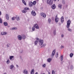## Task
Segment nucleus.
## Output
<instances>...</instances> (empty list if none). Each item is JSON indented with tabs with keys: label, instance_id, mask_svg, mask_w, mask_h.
<instances>
[{
	"label": "nucleus",
	"instance_id": "obj_52",
	"mask_svg": "<svg viewBox=\"0 0 74 74\" xmlns=\"http://www.w3.org/2000/svg\"><path fill=\"white\" fill-rule=\"evenodd\" d=\"M35 74H38V73L36 72Z\"/></svg>",
	"mask_w": 74,
	"mask_h": 74
},
{
	"label": "nucleus",
	"instance_id": "obj_48",
	"mask_svg": "<svg viewBox=\"0 0 74 74\" xmlns=\"http://www.w3.org/2000/svg\"><path fill=\"white\" fill-rule=\"evenodd\" d=\"M1 15V12L0 11V15Z\"/></svg>",
	"mask_w": 74,
	"mask_h": 74
},
{
	"label": "nucleus",
	"instance_id": "obj_51",
	"mask_svg": "<svg viewBox=\"0 0 74 74\" xmlns=\"http://www.w3.org/2000/svg\"><path fill=\"white\" fill-rule=\"evenodd\" d=\"M3 74H7V73H3Z\"/></svg>",
	"mask_w": 74,
	"mask_h": 74
},
{
	"label": "nucleus",
	"instance_id": "obj_6",
	"mask_svg": "<svg viewBox=\"0 0 74 74\" xmlns=\"http://www.w3.org/2000/svg\"><path fill=\"white\" fill-rule=\"evenodd\" d=\"M23 73L24 74H28V71L26 69H24L23 71Z\"/></svg>",
	"mask_w": 74,
	"mask_h": 74
},
{
	"label": "nucleus",
	"instance_id": "obj_18",
	"mask_svg": "<svg viewBox=\"0 0 74 74\" xmlns=\"http://www.w3.org/2000/svg\"><path fill=\"white\" fill-rule=\"evenodd\" d=\"M14 56H11L10 58V60H14V58H14Z\"/></svg>",
	"mask_w": 74,
	"mask_h": 74
},
{
	"label": "nucleus",
	"instance_id": "obj_17",
	"mask_svg": "<svg viewBox=\"0 0 74 74\" xmlns=\"http://www.w3.org/2000/svg\"><path fill=\"white\" fill-rule=\"evenodd\" d=\"M34 69H32L31 71V74H34Z\"/></svg>",
	"mask_w": 74,
	"mask_h": 74
},
{
	"label": "nucleus",
	"instance_id": "obj_34",
	"mask_svg": "<svg viewBox=\"0 0 74 74\" xmlns=\"http://www.w3.org/2000/svg\"><path fill=\"white\" fill-rule=\"evenodd\" d=\"M36 1H34L33 3V4H34V5H36Z\"/></svg>",
	"mask_w": 74,
	"mask_h": 74
},
{
	"label": "nucleus",
	"instance_id": "obj_56",
	"mask_svg": "<svg viewBox=\"0 0 74 74\" xmlns=\"http://www.w3.org/2000/svg\"><path fill=\"white\" fill-rule=\"evenodd\" d=\"M58 1H59V0H58Z\"/></svg>",
	"mask_w": 74,
	"mask_h": 74
},
{
	"label": "nucleus",
	"instance_id": "obj_12",
	"mask_svg": "<svg viewBox=\"0 0 74 74\" xmlns=\"http://www.w3.org/2000/svg\"><path fill=\"white\" fill-rule=\"evenodd\" d=\"M22 39H25L26 38V36L24 34L21 35Z\"/></svg>",
	"mask_w": 74,
	"mask_h": 74
},
{
	"label": "nucleus",
	"instance_id": "obj_57",
	"mask_svg": "<svg viewBox=\"0 0 74 74\" xmlns=\"http://www.w3.org/2000/svg\"><path fill=\"white\" fill-rule=\"evenodd\" d=\"M37 0L38 1V0Z\"/></svg>",
	"mask_w": 74,
	"mask_h": 74
},
{
	"label": "nucleus",
	"instance_id": "obj_27",
	"mask_svg": "<svg viewBox=\"0 0 74 74\" xmlns=\"http://www.w3.org/2000/svg\"><path fill=\"white\" fill-rule=\"evenodd\" d=\"M12 29V30H17V28L16 27H13Z\"/></svg>",
	"mask_w": 74,
	"mask_h": 74
},
{
	"label": "nucleus",
	"instance_id": "obj_41",
	"mask_svg": "<svg viewBox=\"0 0 74 74\" xmlns=\"http://www.w3.org/2000/svg\"><path fill=\"white\" fill-rule=\"evenodd\" d=\"M73 66L71 65V69L72 70V69H73Z\"/></svg>",
	"mask_w": 74,
	"mask_h": 74
},
{
	"label": "nucleus",
	"instance_id": "obj_13",
	"mask_svg": "<svg viewBox=\"0 0 74 74\" xmlns=\"http://www.w3.org/2000/svg\"><path fill=\"white\" fill-rule=\"evenodd\" d=\"M51 7L52 8V9H53V10H54V9H55V8H56V5H55V4H53V5H52Z\"/></svg>",
	"mask_w": 74,
	"mask_h": 74
},
{
	"label": "nucleus",
	"instance_id": "obj_50",
	"mask_svg": "<svg viewBox=\"0 0 74 74\" xmlns=\"http://www.w3.org/2000/svg\"><path fill=\"white\" fill-rule=\"evenodd\" d=\"M57 0H53V1H56Z\"/></svg>",
	"mask_w": 74,
	"mask_h": 74
},
{
	"label": "nucleus",
	"instance_id": "obj_40",
	"mask_svg": "<svg viewBox=\"0 0 74 74\" xmlns=\"http://www.w3.org/2000/svg\"><path fill=\"white\" fill-rule=\"evenodd\" d=\"M64 46L61 45L60 47V48L61 49H63V48H64Z\"/></svg>",
	"mask_w": 74,
	"mask_h": 74
},
{
	"label": "nucleus",
	"instance_id": "obj_55",
	"mask_svg": "<svg viewBox=\"0 0 74 74\" xmlns=\"http://www.w3.org/2000/svg\"><path fill=\"white\" fill-rule=\"evenodd\" d=\"M48 74H50L51 73H50V72H49V73H48Z\"/></svg>",
	"mask_w": 74,
	"mask_h": 74
},
{
	"label": "nucleus",
	"instance_id": "obj_15",
	"mask_svg": "<svg viewBox=\"0 0 74 74\" xmlns=\"http://www.w3.org/2000/svg\"><path fill=\"white\" fill-rule=\"evenodd\" d=\"M29 4L30 7H32V6L33 5V3L32 2H29Z\"/></svg>",
	"mask_w": 74,
	"mask_h": 74
},
{
	"label": "nucleus",
	"instance_id": "obj_5",
	"mask_svg": "<svg viewBox=\"0 0 74 74\" xmlns=\"http://www.w3.org/2000/svg\"><path fill=\"white\" fill-rule=\"evenodd\" d=\"M56 51L55 50H53V51L52 54L51 55V57L52 58H53V56L55 55Z\"/></svg>",
	"mask_w": 74,
	"mask_h": 74
},
{
	"label": "nucleus",
	"instance_id": "obj_25",
	"mask_svg": "<svg viewBox=\"0 0 74 74\" xmlns=\"http://www.w3.org/2000/svg\"><path fill=\"white\" fill-rule=\"evenodd\" d=\"M62 5H61L59 4L58 5V7L59 8H60V9H61L62 8Z\"/></svg>",
	"mask_w": 74,
	"mask_h": 74
},
{
	"label": "nucleus",
	"instance_id": "obj_42",
	"mask_svg": "<svg viewBox=\"0 0 74 74\" xmlns=\"http://www.w3.org/2000/svg\"><path fill=\"white\" fill-rule=\"evenodd\" d=\"M62 3L63 4H65V1L64 0H62Z\"/></svg>",
	"mask_w": 74,
	"mask_h": 74
},
{
	"label": "nucleus",
	"instance_id": "obj_7",
	"mask_svg": "<svg viewBox=\"0 0 74 74\" xmlns=\"http://www.w3.org/2000/svg\"><path fill=\"white\" fill-rule=\"evenodd\" d=\"M31 14L33 16H36V13L33 10L31 12Z\"/></svg>",
	"mask_w": 74,
	"mask_h": 74
},
{
	"label": "nucleus",
	"instance_id": "obj_38",
	"mask_svg": "<svg viewBox=\"0 0 74 74\" xmlns=\"http://www.w3.org/2000/svg\"><path fill=\"white\" fill-rule=\"evenodd\" d=\"M46 64H44L43 65H42V67L45 68L46 67Z\"/></svg>",
	"mask_w": 74,
	"mask_h": 74
},
{
	"label": "nucleus",
	"instance_id": "obj_53",
	"mask_svg": "<svg viewBox=\"0 0 74 74\" xmlns=\"http://www.w3.org/2000/svg\"><path fill=\"white\" fill-rule=\"evenodd\" d=\"M8 27H10V26L9 25H8Z\"/></svg>",
	"mask_w": 74,
	"mask_h": 74
},
{
	"label": "nucleus",
	"instance_id": "obj_3",
	"mask_svg": "<svg viewBox=\"0 0 74 74\" xmlns=\"http://www.w3.org/2000/svg\"><path fill=\"white\" fill-rule=\"evenodd\" d=\"M67 23L66 27L67 28H69V27H70V24L71 23V21L70 20H68L67 22Z\"/></svg>",
	"mask_w": 74,
	"mask_h": 74
},
{
	"label": "nucleus",
	"instance_id": "obj_36",
	"mask_svg": "<svg viewBox=\"0 0 74 74\" xmlns=\"http://www.w3.org/2000/svg\"><path fill=\"white\" fill-rule=\"evenodd\" d=\"M7 64H9L10 63V60H8L6 62Z\"/></svg>",
	"mask_w": 74,
	"mask_h": 74
},
{
	"label": "nucleus",
	"instance_id": "obj_43",
	"mask_svg": "<svg viewBox=\"0 0 74 74\" xmlns=\"http://www.w3.org/2000/svg\"><path fill=\"white\" fill-rule=\"evenodd\" d=\"M0 23H2V20H1V19L0 18Z\"/></svg>",
	"mask_w": 74,
	"mask_h": 74
},
{
	"label": "nucleus",
	"instance_id": "obj_16",
	"mask_svg": "<svg viewBox=\"0 0 74 74\" xmlns=\"http://www.w3.org/2000/svg\"><path fill=\"white\" fill-rule=\"evenodd\" d=\"M7 33L6 32H1V34L2 35H6L7 34Z\"/></svg>",
	"mask_w": 74,
	"mask_h": 74
},
{
	"label": "nucleus",
	"instance_id": "obj_19",
	"mask_svg": "<svg viewBox=\"0 0 74 74\" xmlns=\"http://www.w3.org/2000/svg\"><path fill=\"white\" fill-rule=\"evenodd\" d=\"M73 55H74V54L73 53H71L70 54L69 56L70 58H72L73 56Z\"/></svg>",
	"mask_w": 74,
	"mask_h": 74
},
{
	"label": "nucleus",
	"instance_id": "obj_8",
	"mask_svg": "<svg viewBox=\"0 0 74 74\" xmlns=\"http://www.w3.org/2000/svg\"><path fill=\"white\" fill-rule=\"evenodd\" d=\"M34 26L36 29H39V26H38V25L37 24H35Z\"/></svg>",
	"mask_w": 74,
	"mask_h": 74
},
{
	"label": "nucleus",
	"instance_id": "obj_10",
	"mask_svg": "<svg viewBox=\"0 0 74 74\" xmlns=\"http://www.w3.org/2000/svg\"><path fill=\"white\" fill-rule=\"evenodd\" d=\"M41 16H43V18H45L46 17V14L43 13H41Z\"/></svg>",
	"mask_w": 74,
	"mask_h": 74
},
{
	"label": "nucleus",
	"instance_id": "obj_45",
	"mask_svg": "<svg viewBox=\"0 0 74 74\" xmlns=\"http://www.w3.org/2000/svg\"><path fill=\"white\" fill-rule=\"evenodd\" d=\"M64 37V35L62 34L61 35V37H62V38H63V37Z\"/></svg>",
	"mask_w": 74,
	"mask_h": 74
},
{
	"label": "nucleus",
	"instance_id": "obj_9",
	"mask_svg": "<svg viewBox=\"0 0 74 74\" xmlns=\"http://www.w3.org/2000/svg\"><path fill=\"white\" fill-rule=\"evenodd\" d=\"M17 38L19 40H22V36L21 35H18L17 36Z\"/></svg>",
	"mask_w": 74,
	"mask_h": 74
},
{
	"label": "nucleus",
	"instance_id": "obj_1",
	"mask_svg": "<svg viewBox=\"0 0 74 74\" xmlns=\"http://www.w3.org/2000/svg\"><path fill=\"white\" fill-rule=\"evenodd\" d=\"M36 40L37 41V40H38L39 42V44L40 45H42L43 44V43L44 42V41L43 40H42L41 39H38V38H37Z\"/></svg>",
	"mask_w": 74,
	"mask_h": 74
},
{
	"label": "nucleus",
	"instance_id": "obj_24",
	"mask_svg": "<svg viewBox=\"0 0 74 74\" xmlns=\"http://www.w3.org/2000/svg\"><path fill=\"white\" fill-rule=\"evenodd\" d=\"M68 30L69 32H72V29H71L70 28H68Z\"/></svg>",
	"mask_w": 74,
	"mask_h": 74
},
{
	"label": "nucleus",
	"instance_id": "obj_20",
	"mask_svg": "<svg viewBox=\"0 0 74 74\" xmlns=\"http://www.w3.org/2000/svg\"><path fill=\"white\" fill-rule=\"evenodd\" d=\"M6 19H7V20H8L9 19V16L8 15L6 14Z\"/></svg>",
	"mask_w": 74,
	"mask_h": 74
},
{
	"label": "nucleus",
	"instance_id": "obj_44",
	"mask_svg": "<svg viewBox=\"0 0 74 74\" xmlns=\"http://www.w3.org/2000/svg\"><path fill=\"white\" fill-rule=\"evenodd\" d=\"M52 74H55V72L53 70L52 71Z\"/></svg>",
	"mask_w": 74,
	"mask_h": 74
},
{
	"label": "nucleus",
	"instance_id": "obj_49",
	"mask_svg": "<svg viewBox=\"0 0 74 74\" xmlns=\"http://www.w3.org/2000/svg\"><path fill=\"white\" fill-rule=\"evenodd\" d=\"M16 66L17 67H19V66L18 65H16Z\"/></svg>",
	"mask_w": 74,
	"mask_h": 74
},
{
	"label": "nucleus",
	"instance_id": "obj_54",
	"mask_svg": "<svg viewBox=\"0 0 74 74\" xmlns=\"http://www.w3.org/2000/svg\"><path fill=\"white\" fill-rule=\"evenodd\" d=\"M22 52H23L22 51L20 52V53H22Z\"/></svg>",
	"mask_w": 74,
	"mask_h": 74
},
{
	"label": "nucleus",
	"instance_id": "obj_39",
	"mask_svg": "<svg viewBox=\"0 0 74 74\" xmlns=\"http://www.w3.org/2000/svg\"><path fill=\"white\" fill-rule=\"evenodd\" d=\"M45 46H46V44H44L42 46H41V47L42 48V47H45Z\"/></svg>",
	"mask_w": 74,
	"mask_h": 74
},
{
	"label": "nucleus",
	"instance_id": "obj_11",
	"mask_svg": "<svg viewBox=\"0 0 74 74\" xmlns=\"http://www.w3.org/2000/svg\"><path fill=\"white\" fill-rule=\"evenodd\" d=\"M55 21L56 22H58V21H59V18H58V17L57 15H56V16Z\"/></svg>",
	"mask_w": 74,
	"mask_h": 74
},
{
	"label": "nucleus",
	"instance_id": "obj_14",
	"mask_svg": "<svg viewBox=\"0 0 74 74\" xmlns=\"http://www.w3.org/2000/svg\"><path fill=\"white\" fill-rule=\"evenodd\" d=\"M61 23H63V22H64V17H63V16L61 17Z\"/></svg>",
	"mask_w": 74,
	"mask_h": 74
},
{
	"label": "nucleus",
	"instance_id": "obj_28",
	"mask_svg": "<svg viewBox=\"0 0 74 74\" xmlns=\"http://www.w3.org/2000/svg\"><path fill=\"white\" fill-rule=\"evenodd\" d=\"M59 56V55H58V52H57L56 53V58H58V56Z\"/></svg>",
	"mask_w": 74,
	"mask_h": 74
},
{
	"label": "nucleus",
	"instance_id": "obj_35",
	"mask_svg": "<svg viewBox=\"0 0 74 74\" xmlns=\"http://www.w3.org/2000/svg\"><path fill=\"white\" fill-rule=\"evenodd\" d=\"M38 42H37V41H35L34 43L35 45H36L37 44Z\"/></svg>",
	"mask_w": 74,
	"mask_h": 74
},
{
	"label": "nucleus",
	"instance_id": "obj_31",
	"mask_svg": "<svg viewBox=\"0 0 74 74\" xmlns=\"http://www.w3.org/2000/svg\"><path fill=\"white\" fill-rule=\"evenodd\" d=\"M56 34V30H54L53 31V34L54 35H55Z\"/></svg>",
	"mask_w": 74,
	"mask_h": 74
},
{
	"label": "nucleus",
	"instance_id": "obj_46",
	"mask_svg": "<svg viewBox=\"0 0 74 74\" xmlns=\"http://www.w3.org/2000/svg\"><path fill=\"white\" fill-rule=\"evenodd\" d=\"M20 58L21 59H22V56H20Z\"/></svg>",
	"mask_w": 74,
	"mask_h": 74
},
{
	"label": "nucleus",
	"instance_id": "obj_21",
	"mask_svg": "<svg viewBox=\"0 0 74 74\" xmlns=\"http://www.w3.org/2000/svg\"><path fill=\"white\" fill-rule=\"evenodd\" d=\"M52 60V59L50 58H49L47 60V61L48 62H51V61Z\"/></svg>",
	"mask_w": 74,
	"mask_h": 74
},
{
	"label": "nucleus",
	"instance_id": "obj_22",
	"mask_svg": "<svg viewBox=\"0 0 74 74\" xmlns=\"http://www.w3.org/2000/svg\"><path fill=\"white\" fill-rule=\"evenodd\" d=\"M22 2L23 4H24V5H26V2H25V1L24 0H22Z\"/></svg>",
	"mask_w": 74,
	"mask_h": 74
},
{
	"label": "nucleus",
	"instance_id": "obj_26",
	"mask_svg": "<svg viewBox=\"0 0 74 74\" xmlns=\"http://www.w3.org/2000/svg\"><path fill=\"white\" fill-rule=\"evenodd\" d=\"M61 61H62L63 60V56H61Z\"/></svg>",
	"mask_w": 74,
	"mask_h": 74
},
{
	"label": "nucleus",
	"instance_id": "obj_23",
	"mask_svg": "<svg viewBox=\"0 0 74 74\" xmlns=\"http://www.w3.org/2000/svg\"><path fill=\"white\" fill-rule=\"evenodd\" d=\"M4 26H8V23L7 22H4Z\"/></svg>",
	"mask_w": 74,
	"mask_h": 74
},
{
	"label": "nucleus",
	"instance_id": "obj_29",
	"mask_svg": "<svg viewBox=\"0 0 74 74\" xmlns=\"http://www.w3.org/2000/svg\"><path fill=\"white\" fill-rule=\"evenodd\" d=\"M14 67V66L13 65H11L10 66V69H12V68L13 67Z\"/></svg>",
	"mask_w": 74,
	"mask_h": 74
},
{
	"label": "nucleus",
	"instance_id": "obj_47",
	"mask_svg": "<svg viewBox=\"0 0 74 74\" xmlns=\"http://www.w3.org/2000/svg\"><path fill=\"white\" fill-rule=\"evenodd\" d=\"M9 45H7V47H9Z\"/></svg>",
	"mask_w": 74,
	"mask_h": 74
},
{
	"label": "nucleus",
	"instance_id": "obj_37",
	"mask_svg": "<svg viewBox=\"0 0 74 74\" xmlns=\"http://www.w3.org/2000/svg\"><path fill=\"white\" fill-rule=\"evenodd\" d=\"M16 19L17 21H19V17H16Z\"/></svg>",
	"mask_w": 74,
	"mask_h": 74
},
{
	"label": "nucleus",
	"instance_id": "obj_32",
	"mask_svg": "<svg viewBox=\"0 0 74 74\" xmlns=\"http://www.w3.org/2000/svg\"><path fill=\"white\" fill-rule=\"evenodd\" d=\"M35 27H34V26L32 28V30L33 31H35V28H34Z\"/></svg>",
	"mask_w": 74,
	"mask_h": 74
},
{
	"label": "nucleus",
	"instance_id": "obj_30",
	"mask_svg": "<svg viewBox=\"0 0 74 74\" xmlns=\"http://www.w3.org/2000/svg\"><path fill=\"white\" fill-rule=\"evenodd\" d=\"M51 22V19L49 18L48 21V23H50V22Z\"/></svg>",
	"mask_w": 74,
	"mask_h": 74
},
{
	"label": "nucleus",
	"instance_id": "obj_33",
	"mask_svg": "<svg viewBox=\"0 0 74 74\" xmlns=\"http://www.w3.org/2000/svg\"><path fill=\"white\" fill-rule=\"evenodd\" d=\"M15 19H16V17H12V21H14V20H15Z\"/></svg>",
	"mask_w": 74,
	"mask_h": 74
},
{
	"label": "nucleus",
	"instance_id": "obj_2",
	"mask_svg": "<svg viewBox=\"0 0 74 74\" xmlns=\"http://www.w3.org/2000/svg\"><path fill=\"white\" fill-rule=\"evenodd\" d=\"M53 0H47V4H49L50 5H51L53 4Z\"/></svg>",
	"mask_w": 74,
	"mask_h": 74
},
{
	"label": "nucleus",
	"instance_id": "obj_4",
	"mask_svg": "<svg viewBox=\"0 0 74 74\" xmlns=\"http://www.w3.org/2000/svg\"><path fill=\"white\" fill-rule=\"evenodd\" d=\"M27 10H29V8H24V10L22 11L23 13H26L27 12Z\"/></svg>",
	"mask_w": 74,
	"mask_h": 74
}]
</instances>
